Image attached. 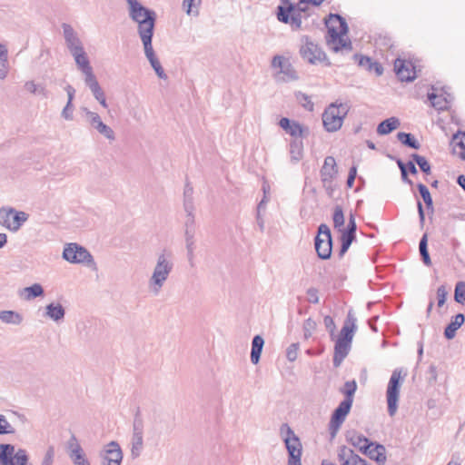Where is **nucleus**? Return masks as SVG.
I'll use <instances>...</instances> for the list:
<instances>
[{"instance_id": "obj_21", "label": "nucleus", "mask_w": 465, "mask_h": 465, "mask_svg": "<svg viewBox=\"0 0 465 465\" xmlns=\"http://www.w3.org/2000/svg\"><path fill=\"white\" fill-rule=\"evenodd\" d=\"M357 225L353 214H351L347 228L341 231V249L339 257L341 258L356 237Z\"/></svg>"}, {"instance_id": "obj_8", "label": "nucleus", "mask_w": 465, "mask_h": 465, "mask_svg": "<svg viewBox=\"0 0 465 465\" xmlns=\"http://www.w3.org/2000/svg\"><path fill=\"white\" fill-rule=\"evenodd\" d=\"M279 435L288 453L287 465H302V445L300 438L288 423L280 426Z\"/></svg>"}, {"instance_id": "obj_46", "label": "nucleus", "mask_w": 465, "mask_h": 465, "mask_svg": "<svg viewBox=\"0 0 465 465\" xmlns=\"http://www.w3.org/2000/svg\"><path fill=\"white\" fill-rule=\"evenodd\" d=\"M195 241L185 242L186 246V256L190 266L193 268L195 266Z\"/></svg>"}, {"instance_id": "obj_62", "label": "nucleus", "mask_w": 465, "mask_h": 465, "mask_svg": "<svg viewBox=\"0 0 465 465\" xmlns=\"http://www.w3.org/2000/svg\"><path fill=\"white\" fill-rule=\"evenodd\" d=\"M314 248L316 251L317 255L320 257V226L317 228V232L314 237Z\"/></svg>"}, {"instance_id": "obj_15", "label": "nucleus", "mask_w": 465, "mask_h": 465, "mask_svg": "<svg viewBox=\"0 0 465 465\" xmlns=\"http://www.w3.org/2000/svg\"><path fill=\"white\" fill-rule=\"evenodd\" d=\"M100 465H121L124 453L120 444L112 440L103 446L99 451Z\"/></svg>"}, {"instance_id": "obj_3", "label": "nucleus", "mask_w": 465, "mask_h": 465, "mask_svg": "<svg viewBox=\"0 0 465 465\" xmlns=\"http://www.w3.org/2000/svg\"><path fill=\"white\" fill-rule=\"evenodd\" d=\"M174 268L173 253L171 250L163 249L156 253L155 263L148 279V290L153 295H158Z\"/></svg>"}, {"instance_id": "obj_55", "label": "nucleus", "mask_w": 465, "mask_h": 465, "mask_svg": "<svg viewBox=\"0 0 465 465\" xmlns=\"http://www.w3.org/2000/svg\"><path fill=\"white\" fill-rule=\"evenodd\" d=\"M62 117L67 121H72L74 119V105L70 101H67L65 106L62 110Z\"/></svg>"}, {"instance_id": "obj_10", "label": "nucleus", "mask_w": 465, "mask_h": 465, "mask_svg": "<svg viewBox=\"0 0 465 465\" xmlns=\"http://www.w3.org/2000/svg\"><path fill=\"white\" fill-rule=\"evenodd\" d=\"M28 218L29 214L24 211L13 207L0 208V225L10 232H18Z\"/></svg>"}, {"instance_id": "obj_64", "label": "nucleus", "mask_w": 465, "mask_h": 465, "mask_svg": "<svg viewBox=\"0 0 465 465\" xmlns=\"http://www.w3.org/2000/svg\"><path fill=\"white\" fill-rule=\"evenodd\" d=\"M155 74L157 76L161 79L166 80L167 74H165L163 68L161 66H157V68L154 69Z\"/></svg>"}, {"instance_id": "obj_31", "label": "nucleus", "mask_w": 465, "mask_h": 465, "mask_svg": "<svg viewBox=\"0 0 465 465\" xmlns=\"http://www.w3.org/2000/svg\"><path fill=\"white\" fill-rule=\"evenodd\" d=\"M263 345L264 340L261 335H256L253 337L251 351V361L253 364H257L259 362Z\"/></svg>"}, {"instance_id": "obj_58", "label": "nucleus", "mask_w": 465, "mask_h": 465, "mask_svg": "<svg viewBox=\"0 0 465 465\" xmlns=\"http://www.w3.org/2000/svg\"><path fill=\"white\" fill-rule=\"evenodd\" d=\"M307 300L310 302L317 303L319 302L318 290L315 288H311L307 291Z\"/></svg>"}, {"instance_id": "obj_59", "label": "nucleus", "mask_w": 465, "mask_h": 465, "mask_svg": "<svg viewBox=\"0 0 465 465\" xmlns=\"http://www.w3.org/2000/svg\"><path fill=\"white\" fill-rule=\"evenodd\" d=\"M183 207H184V211L186 212L187 215L193 214L194 207H193V199H184Z\"/></svg>"}, {"instance_id": "obj_19", "label": "nucleus", "mask_w": 465, "mask_h": 465, "mask_svg": "<svg viewBox=\"0 0 465 465\" xmlns=\"http://www.w3.org/2000/svg\"><path fill=\"white\" fill-rule=\"evenodd\" d=\"M279 125L287 134H289L294 140L297 138H306L310 135V129L307 126L302 125L296 121H291L289 118L282 117Z\"/></svg>"}, {"instance_id": "obj_18", "label": "nucleus", "mask_w": 465, "mask_h": 465, "mask_svg": "<svg viewBox=\"0 0 465 465\" xmlns=\"http://www.w3.org/2000/svg\"><path fill=\"white\" fill-rule=\"evenodd\" d=\"M68 455L74 465H91L85 451L74 436L67 443Z\"/></svg>"}, {"instance_id": "obj_16", "label": "nucleus", "mask_w": 465, "mask_h": 465, "mask_svg": "<svg viewBox=\"0 0 465 465\" xmlns=\"http://www.w3.org/2000/svg\"><path fill=\"white\" fill-rule=\"evenodd\" d=\"M352 403L349 401H341L338 407L334 410L330 421V433L331 437H335L337 431L344 422L346 416L351 409Z\"/></svg>"}, {"instance_id": "obj_63", "label": "nucleus", "mask_w": 465, "mask_h": 465, "mask_svg": "<svg viewBox=\"0 0 465 465\" xmlns=\"http://www.w3.org/2000/svg\"><path fill=\"white\" fill-rule=\"evenodd\" d=\"M65 91L67 93V98H68L67 101H70L71 103H73L74 94H75L74 88L72 85H67L65 87Z\"/></svg>"}, {"instance_id": "obj_47", "label": "nucleus", "mask_w": 465, "mask_h": 465, "mask_svg": "<svg viewBox=\"0 0 465 465\" xmlns=\"http://www.w3.org/2000/svg\"><path fill=\"white\" fill-rule=\"evenodd\" d=\"M417 187H418L419 193H420L421 198L423 199L427 208H432V204H433L432 198L430 196V191L427 188V186L424 185L423 183H419L417 185Z\"/></svg>"}, {"instance_id": "obj_34", "label": "nucleus", "mask_w": 465, "mask_h": 465, "mask_svg": "<svg viewBox=\"0 0 465 465\" xmlns=\"http://www.w3.org/2000/svg\"><path fill=\"white\" fill-rule=\"evenodd\" d=\"M303 193L305 197V203L310 205L312 208L318 207L319 203L316 186H313L306 181Z\"/></svg>"}, {"instance_id": "obj_5", "label": "nucleus", "mask_w": 465, "mask_h": 465, "mask_svg": "<svg viewBox=\"0 0 465 465\" xmlns=\"http://www.w3.org/2000/svg\"><path fill=\"white\" fill-rule=\"evenodd\" d=\"M355 321L354 318L351 317V314L348 315V319L335 341L333 365L336 368L341 364L350 352L354 331L356 329Z\"/></svg>"}, {"instance_id": "obj_24", "label": "nucleus", "mask_w": 465, "mask_h": 465, "mask_svg": "<svg viewBox=\"0 0 465 465\" xmlns=\"http://www.w3.org/2000/svg\"><path fill=\"white\" fill-rule=\"evenodd\" d=\"M352 59L358 65L368 72H374L376 75L380 76L383 74V68L381 64L374 62L371 57L355 54Z\"/></svg>"}, {"instance_id": "obj_61", "label": "nucleus", "mask_w": 465, "mask_h": 465, "mask_svg": "<svg viewBox=\"0 0 465 465\" xmlns=\"http://www.w3.org/2000/svg\"><path fill=\"white\" fill-rule=\"evenodd\" d=\"M417 208H418V213H419L420 223L421 225H423L424 221H425V213H424L423 206H422V203L420 201L417 202Z\"/></svg>"}, {"instance_id": "obj_39", "label": "nucleus", "mask_w": 465, "mask_h": 465, "mask_svg": "<svg viewBox=\"0 0 465 465\" xmlns=\"http://www.w3.org/2000/svg\"><path fill=\"white\" fill-rule=\"evenodd\" d=\"M8 50L5 47L0 51V80L7 77L9 73Z\"/></svg>"}, {"instance_id": "obj_36", "label": "nucleus", "mask_w": 465, "mask_h": 465, "mask_svg": "<svg viewBox=\"0 0 465 465\" xmlns=\"http://www.w3.org/2000/svg\"><path fill=\"white\" fill-rule=\"evenodd\" d=\"M25 89L32 94L39 95L43 98L48 97V91L45 85L37 84L35 81H26L24 84Z\"/></svg>"}, {"instance_id": "obj_56", "label": "nucleus", "mask_w": 465, "mask_h": 465, "mask_svg": "<svg viewBox=\"0 0 465 465\" xmlns=\"http://www.w3.org/2000/svg\"><path fill=\"white\" fill-rule=\"evenodd\" d=\"M448 292L444 285H440L437 289V299H438V307H441L444 305L447 299Z\"/></svg>"}, {"instance_id": "obj_12", "label": "nucleus", "mask_w": 465, "mask_h": 465, "mask_svg": "<svg viewBox=\"0 0 465 465\" xmlns=\"http://www.w3.org/2000/svg\"><path fill=\"white\" fill-rule=\"evenodd\" d=\"M272 67L277 69L276 77L281 81L292 82L299 79L298 73L288 57L283 55L273 56Z\"/></svg>"}, {"instance_id": "obj_60", "label": "nucleus", "mask_w": 465, "mask_h": 465, "mask_svg": "<svg viewBox=\"0 0 465 465\" xmlns=\"http://www.w3.org/2000/svg\"><path fill=\"white\" fill-rule=\"evenodd\" d=\"M194 234H195L194 228H185V232H184L185 242L195 241Z\"/></svg>"}, {"instance_id": "obj_27", "label": "nucleus", "mask_w": 465, "mask_h": 465, "mask_svg": "<svg viewBox=\"0 0 465 465\" xmlns=\"http://www.w3.org/2000/svg\"><path fill=\"white\" fill-rule=\"evenodd\" d=\"M431 92L428 94V99L433 108L438 111H444L449 109V102L442 99L443 94L437 93V88L431 86Z\"/></svg>"}, {"instance_id": "obj_11", "label": "nucleus", "mask_w": 465, "mask_h": 465, "mask_svg": "<svg viewBox=\"0 0 465 465\" xmlns=\"http://www.w3.org/2000/svg\"><path fill=\"white\" fill-rule=\"evenodd\" d=\"M0 460L2 465H28L29 459L25 450L15 451L12 444H0Z\"/></svg>"}, {"instance_id": "obj_50", "label": "nucleus", "mask_w": 465, "mask_h": 465, "mask_svg": "<svg viewBox=\"0 0 465 465\" xmlns=\"http://www.w3.org/2000/svg\"><path fill=\"white\" fill-rule=\"evenodd\" d=\"M300 345L298 342H293L286 349V358L289 361H294L298 357Z\"/></svg>"}, {"instance_id": "obj_30", "label": "nucleus", "mask_w": 465, "mask_h": 465, "mask_svg": "<svg viewBox=\"0 0 465 465\" xmlns=\"http://www.w3.org/2000/svg\"><path fill=\"white\" fill-rule=\"evenodd\" d=\"M367 454L380 465H383L386 462V450L381 444L373 443V446L367 450Z\"/></svg>"}, {"instance_id": "obj_52", "label": "nucleus", "mask_w": 465, "mask_h": 465, "mask_svg": "<svg viewBox=\"0 0 465 465\" xmlns=\"http://www.w3.org/2000/svg\"><path fill=\"white\" fill-rule=\"evenodd\" d=\"M296 98L302 107H304L308 111H312L313 104L312 103L310 97L307 94L300 92L296 94Z\"/></svg>"}, {"instance_id": "obj_1", "label": "nucleus", "mask_w": 465, "mask_h": 465, "mask_svg": "<svg viewBox=\"0 0 465 465\" xmlns=\"http://www.w3.org/2000/svg\"><path fill=\"white\" fill-rule=\"evenodd\" d=\"M125 2L128 5L129 17L137 25V33L142 41L145 57L154 70L157 66H161L152 45L156 14L153 10L143 6L138 0H125Z\"/></svg>"}, {"instance_id": "obj_57", "label": "nucleus", "mask_w": 465, "mask_h": 465, "mask_svg": "<svg viewBox=\"0 0 465 465\" xmlns=\"http://www.w3.org/2000/svg\"><path fill=\"white\" fill-rule=\"evenodd\" d=\"M54 457V450L53 447H49L45 454V457L41 462V465H53Z\"/></svg>"}, {"instance_id": "obj_49", "label": "nucleus", "mask_w": 465, "mask_h": 465, "mask_svg": "<svg viewBox=\"0 0 465 465\" xmlns=\"http://www.w3.org/2000/svg\"><path fill=\"white\" fill-rule=\"evenodd\" d=\"M454 299L458 303L465 302V282H459L455 286Z\"/></svg>"}, {"instance_id": "obj_4", "label": "nucleus", "mask_w": 465, "mask_h": 465, "mask_svg": "<svg viewBox=\"0 0 465 465\" xmlns=\"http://www.w3.org/2000/svg\"><path fill=\"white\" fill-rule=\"evenodd\" d=\"M72 56L74 59L75 64L79 71L84 76V83L90 89L94 99L104 107L107 108L108 104L106 102V97L104 90L100 86L96 76L94 74L93 68L90 64L88 56L84 51V49L80 52H76L72 54Z\"/></svg>"}, {"instance_id": "obj_9", "label": "nucleus", "mask_w": 465, "mask_h": 465, "mask_svg": "<svg viewBox=\"0 0 465 465\" xmlns=\"http://www.w3.org/2000/svg\"><path fill=\"white\" fill-rule=\"evenodd\" d=\"M405 375L406 373L402 375V371L401 369H395L390 378L386 391V398L388 413L391 417L394 416L397 412L400 389Z\"/></svg>"}, {"instance_id": "obj_33", "label": "nucleus", "mask_w": 465, "mask_h": 465, "mask_svg": "<svg viewBox=\"0 0 465 465\" xmlns=\"http://www.w3.org/2000/svg\"><path fill=\"white\" fill-rule=\"evenodd\" d=\"M0 320L6 324L20 325L24 317L15 311H0Z\"/></svg>"}, {"instance_id": "obj_32", "label": "nucleus", "mask_w": 465, "mask_h": 465, "mask_svg": "<svg viewBox=\"0 0 465 465\" xmlns=\"http://www.w3.org/2000/svg\"><path fill=\"white\" fill-rule=\"evenodd\" d=\"M453 151L462 160H465V132L455 134L451 139Z\"/></svg>"}, {"instance_id": "obj_26", "label": "nucleus", "mask_w": 465, "mask_h": 465, "mask_svg": "<svg viewBox=\"0 0 465 465\" xmlns=\"http://www.w3.org/2000/svg\"><path fill=\"white\" fill-rule=\"evenodd\" d=\"M44 288L40 283H34L18 291V295L25 301H32L44 296Z\"/></svg>"}, {"instance_id": "obj_41", "label": "nucleus", "mask_w": 465, "mask_h": 465, "mask_svg": "<svg viewBox=\"0 0 465 465\" xmlns=\"http://www.w3.org/2000/svg\"><path fill=\"white\" fill-rule=\"evenodd\" d=\"M351 441L353 446L359 448V450L364 453H367V450L373 446V442L369 441V440L362 435L351 437Z\"/></svg>"}, {"instance_id": "obj_40", "label": "nucleus", "mask_w": 465, "mask_h": 465, "mask_svg": "<svg viewBox=\"0 0 465 465\" xmlns=\"http://www.w3.org/2000/svg\"><path fill=\"white\" fill-rule=\"evenodd\" d=\"M356 390L357 383L354 380L346 381L343 388L340 390V391L345 396L343 401H349L350 402L353 403V398Z\"/></svg>"}, {"instance_id": "obj_54", "label": "nucleus", "mask_w": 465, "mask_h": 465, "mask_svg": "<svg viewBox=\"0 0 465 465\" xmlns=\"http://www.w3.org/2000/svg\"><path fill=\"white\" fill-rule=\"evenodd\" d=\"M323 323L326 330L329 331L331 338L333 339L335 336L336 325L334 323L333 319L331 316H325L323 319Z\"/></svg>"}, {"instance_id": "obj_29", "label": "nucleus", "mask_w": 465, "mask_h": 465, "mask_svg": "<svg viewBox=\"0 0 465 465\" xmlns=\"http://www.w3.org/2000/svg\"><path fill=\"white\" fill-rule=\"evenodd\" d=\"M465 316L462 313L455 315L450 322L446 326L444 330V336L448 340H451L455 337L456 331L464 323Z\"/></svg>"}, {"instance_id": "obj_14", "label": "nucleus", "mask_w": 465, "mask_h": 465, "mask_svg": "<svg viewBox=\"0 0 465 465\" xmlns=\"http://www.w3.org/2000/svg\"><path fill=\"white\" fill-rule=\"evenodd\" d=\"M81 111L84 113V119L88 124L99 134L103 135L110 142L115 140L114 130L103 122L101 116L96 112L91 111L87 107H82Z\"/></svg>"}, {"instance_id": "obj_13", "label": "nucleus", "mask_w": 465, "mask_h": 465, "mask_svg": "<svg viewBox=\"0 0 465 465\" xmlns=\"http://www.w3.org/2000/svg\"><path fill=\"white\" fill-rule=\"evenodd\" d=\"M63 258L70 263H94L91 253L83 246L77 243H67L63 251Z\"/></svg>"}, {"instance_id": "obj_45", "label": "nucleus", "mask_w": 465, "mask_h": 465, "mask_svg": "<svg viewBox=\"0 0 465 465\" xmlns=\"http://www.w3.org/2000/svg\"><path fill=\"white\" fill-rule=\"evenodd\" d=\"M317 322L309 318L305 321L303 324V336L305 340L312 337L313 332L317 330Z\"/></svg>"}, {"instance_id": "obj_51", "label": "nucleus", "mask_w": 465, "mask_h": 465, "mask_svg": "<svg viewBox=\"0 0 465 465\" xmlns=\"http://www.w3.org/2000/svg\"><path fill=\"white\" fill-rule=\"evenodd\" d=\"M14 427L8 422L5 415L0 414V434H12Z\"/></svg>"}, {"instance_id": "obj_22", "label": "nucleus", "mask_w": 465, "mask_h": 465, "mask_svg": "<svg viewBox=\"0 0 465 465\" xmlns=\"http://www.w3.org/2000/svg\"><path fill=\"white\" fill-rule=\"evenodd\" d=\"M300 54L303 60L315 64L320 59V48L316 43H313L309 37H305L303 45L300 49Z\"/></svg>"}, {"instance_id": "obj_38", "label": "nucleus", "mask_w": 465, "mask_h": 465, "mask_svg": "<svg viewBox=\"0 0 465 465\" xmlns=\"http://www.w3.org/2000/svg\"><path fill=\"white\" fill-rule=\"evenodd\" d=\"M397 138L402 144L407 147L416 150L420 147V143L410 133L400 132L397 134Z\"/></svg>"}, {"instance_id": "obj_17", "label": "nucleus", "mask_w": 465, "mask_h": 465, "mask_svg": "<svg viewBox=\"0 0 465 465\" xmlns=\"http://www.w3.org/2000/svg\"><path fill=\"white\" fill-rule=\"evenodd\" d=\"M62 29L66 47L71 54L84 49L77 32L71 25L64 23L62 25Z\"/></svg>"}, {"instance_id": "obj_25", "label": "nucleus", "mask_w": 465, "mask_h": 465, "mask_svg": "<svg viewBox=\"0 0 465 465\" xmlns=\"http://www.w3.org/2000/svg\"><path fill=\"white\" fill-rule=\"evenodd\" d=\"M44 315L54 322H60L64 319L65 309L59 302H51L45 306Z\"/></svg>"}, {"instance_id": "obj_53", "label": "nucleus", "mask_w": 465, "mask_h": 465, "mask_svg": "<svg viewBox=\"0 0 465 465\" xmlns=\"http://www.w3.org/2000/svg\"><path fill=\"white\" fill-rule=\"evenodd\" d=\"M333 223L336 228L341 227L344 225V215L342 209L340 206L335 208L333 213Z\"/></svg>"}, {"instance_id": "obj_43", "label": "nucleus", "mask_w": 465, "mask_h": 465, "mask_svg": "<svg viewBox=\"0 0 465 465\" xmlns=\"http://www.w3.org/2000/svg\"><path fill=\"white\" fill-rule=\"evenodd\" d=\"M290 154L292 160L298 162L302 157V143L293 140L290 143Z\"/></svg>"}, {"instance_id": "obj_35", "label": "nucleus", "mask_w": 465, "mask_h": 465, "mask_svg": "<svg viewBox=\"0 0 465 465\" xmlns=\"http://www.w3.org/2000/svg\"><path fill=\"white\" fill-rule=\"evenodd\" d=\"M400 126V120L396 117H390L381 124L377 127V133L381 135L388 134L393 130Z\"/></svg>"}, {"instance_id": "obj_28", "label": "nucleus", "mask_w": 465, "mask_h": 465, "mask_svg": "<svg viewBox=\"0 0 465 465\" xmlns=\"http://www.w3.org/2000/svg\"><path fill=\"white\" fill-rule=\"evenodd\" d=\"M338 173L336 161L333 157L328 156L324 159L322 166V180L326 181L334 178Z\"/></svg>"}, {"instance_id": "obj_42", "label": "nucleus", "mask_w": 465, "mask_h": 465, "mask_svg": "<svg viewBox=\"0 0 465 465\" xmlns=\"http://www.w3.org/2000/svg\"><path fill=\"white\" fill-rule=\"evenodd\" d=\"M419 249H420V253L422 262L428 266L430 265L431 261H430V254L428 252L427 234H423V236L421 237V239L420 241V244H419Z\"/></svg>"}, {"instance_id": "obj_6", "label": "nucleus", "mask_w": 465, "mask_h": 465, "mask_svg": "<svg viewBox=\"0 0 465 465\" xmlns=\"http://www.w3.org/2000/svg\"><path fill=\"white\" fill-rule=\"evenodd\" d=\"M320 0H299L296 5L289 4L288 6H278L277 18L284 24H290L293 29H299L302 25V13L308 10L309 5L317 6Z\"/></svg>"}, {"instance_id": "obj_37", "label": "nucleus", "mask_w": 465, "mask_h": 465, "mask_svg": "<svg viewBox=\"0 0 465 465\" xmlns=\"http://www.w3.org/2000/svg\"><path fill=\"white\" fill-rule=\"evenodd\" d=\"M322 235H324L327 241V248L324 249L323 252H322V260H326L329 259L331 255L332 240L330 228L323 223H322Z\"/></svg>"}, {"instance_id": "obj_44", "label": "nucleus", "mask_w": 465, "mask_h": 465, "mask_svg": "<svg viewBox=\"0 0 465 465\" xmlns=\"http://www.w3.org/2000/svg\"><path fill=\"white\" fill-rule=\"evenodd\" d=\"M201 4V0H183V7L187 15H198L197 6Z\"/></svg>"}, {"instance_id": "obj_48", "label": "nucleus", "mask_w": 465, "mask_h": 465, "mask_svg": "<svg viewBox=\"0 0 465 465\" xmlns=\"http://www.w3.org/2000/svg\"><path fill=\"white\" fill-rule=\"evenodd\" d=\"M411 157L423 173H425L426 174H429L430 173V164L429 163L425 157L417 153H413Z\"/></svg>"}, {"instance_id": "obj_7", "label": "nucleus", "mask_w": 465, "mask_h": 465, "mask_svg": "<svg viewBox=\"0 0 465 465\" xmlns=\"http://www.w3.org/2000/svg\"><path fill=\"white\" fill-rule=\"evenodd\" d=\"M350 110L347 103L334 102L327 106L322 114V124L325 131L334 133L339 131Z\"/></svg>"}, {"instance_id": "obj_20", "label": "nucleus", "mask_w": 465, "mask_h": 465, "mask_svg": "<svg viewBox=\"0 0 465 465\" xmlns=\"http://www.w3.org/2000/svg\"><path fill=\"white\" fill-rule=\"evenodd\" d=\"M131 456L138 458L143 449V427L141 420H134L131 437Z\"/></svg>"}, {"instance_id": "obj_23", "label": "nucleus", "mask_w": 465, "mask_h": 465, "mask_svg": "<svg viewBox=\"0 0 465 465\" xmlns=\"http://www.w3.org/2000/svg\"><path fill=\"white\" fill-rule=\"evenodd\" d=\"M394 71L401 82H411L416 78V73L411 64L402 59H396Z\"/></svg>"}, {"instance_id": "obj_2", "label": "nucleus", "mask_w": 465, "mask_h": 465, "mask_svg": "<svg viewBox=\"0 0 465 465\" xmlns=\"http://www.w3.org/2000/svg\"><path fill=\"white\" fill-rule=\"evenodd\" d=\"M327 28L326 45L334 53L349 54L352 50L350 39L344 38L348 32V25L343 17L337 14H330L324 19Z\"/></svg>"}]
</instances>
